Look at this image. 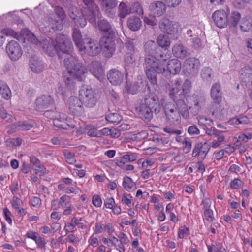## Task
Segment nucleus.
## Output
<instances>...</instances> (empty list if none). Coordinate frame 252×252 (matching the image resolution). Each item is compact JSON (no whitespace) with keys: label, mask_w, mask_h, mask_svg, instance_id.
Listing matches in <instances>:
<instances>
[{"label":"nucleus","mask_w":252,"mask_h":252,"mask_svg":"<svg viewBox=\"0 0 252 252\" xmlns=\"http://www.w3.org/2000/svg\"><path fill=\"white\" fill-rule=\"evenodd\" d=\"M176 104L167 102L163 106L164 113L167 121L171 124H179L181 116L185 119L188 118L189 114L188 107L182 99L176 100Z\"/></svg>","instance_id":"f257e3e1"},{"label":"nucleus","mask_w":252,"mask_h":252,"mask_svg":"<svg viewBox=\"0 0 252 252\" xmlns=\"http://www.w3.org/2000/svg\"><path fill=\"white\" fill-rule=\"evenodd\" d=\"M161 109L158 97L155 94H150L136 107V110L140 118L149 121L153 117V112L158 114Z\"/></svg>","instance_id":"f03ea898"},{"label":"nucleus","mask_w":252,"mask_h":252,"mask_svg":"<svg viewBox=\"0 0 252 252\" xmlns=\"http://www.w3.org/2000/svg\"><path fill=\"white\" fill-rule=\"evenodd\" d=\"M144 72L151 84L153 85L157 84V73L164 72V65L154 55H145L143 64Z\"/></svg>","instance_id":"7ed1b4c3"},{"label":"nucleus","mask_w":252,"mask_h":252,"mask_svg":"<svg viewBox=\"0 0 252 252\" xmlns=\"http://www.w3.org/2000/svg\"><path fill=\"white\" fill-rule=\"evenodd\" d=\"M87 7V11L83 10L77 20L75 21L76 26L81 28L84 27L87 24V19L90 23L95 21L96 18L99 17L100 12L98 7L92 0H82Z\"/></svg>","instance_id":"20e7f679"},{"label":"nucleus","mask_w":252,"mask_h":252,"mask_svg":"<svg viewBox=\"0 0 252 252\" xmlns=\"http://www.w3.org/2000/svg\"><path fill=\"white\" fill-rule=\"evenodd\" d=\"M64 64L68 73L76 76L80 80L83 77L84 73H87V69L79 62L76 56L71 54L67 55L64 60Z\"/></svg>","instance_id":"39448f33"},{"label":"nucleus","mask_w":252,"mask_h":252,"mask_svg":"<svg viewBox=\"0 0 252 252\" xmlns=\"http://www.w3.org/2000/svg\"><path fill=\"white\" fill-rule=\"evenodd\" d=\"M79 97L83 104L88 108L94 107L97 102L96 94L91 88L83 87L79 90Z\"/></svg>","instance_id":"423d86ee"},{"label":"nucleus","mask_w":252,"mask_h":252,"mask_svg":"<svg viewBox=\"0 0 252 252\" xmlns=\"http://www.w3.org/2000/svg\"><path fill=\"white\" fill-rule=\"evenodd\" d=\"M55 53L60 54V53L70 54L73 50L71 41L65 35L59 34L55 41Z\"/></svg>","instance_id":"0eeeda50"},{"label":"nucleus","mask_w":252,"mask_h":252,"mask_svg":"<svg viewBox=\"0 0 252 252\" xmlns=\"http://www.w3.org/2000/svg\"><path fill=\"white\" fill-rule=\"evenodd\" d=\"M159 27L163 32L176 37L181 32L182 30L178 23L171 21L168 19H163L161 22L159 23Z\"/></svg>","instance_id":"6e6552de"},{"label":"nucleus","mask_w":252,"mask_h":252,"mask_svg":"<svg viewBox=\"0 0 252 252\" xmlns=\"http://www.w3.org/2000/svg\"><path fill=\"white\" fill-rule=\"evenodd\" d=\"M200 66L199 61L194 57L186 59L183 64V72L185 75L189 77L195 76L198 72Z\"/></svg>","instance_id":"1a4fd4ad"},{"label":"nucleus","mask_w":252,"mask_h":252,"mask_svg":"<svg viewBox=\"0 0 252 252\" xmlns=\"http://www.w3.org/2000/svg\"><path fill=\"white\" fill-rule=\"evenodd\" d=\"M82 47L81 49H79L82 54H86L92 56L97 55L101 50L97 42L89 38L83 39Z\"/></svg>","instance_id":"9d476101"},{"label":"nucleus","mask_w":252,"mask_h":252,"mask_svg":"<svg viewBox=\"0 0 252 252\" xmlns=\"http://www.w3.org/2000/svg\"><path fill=\"white\" fill-rule=\"evenodd\" d=\"M6 52L12 61H17L22 55V50L19 44L15 40H11L6 46Z\"/></svg>","instance_id":"9b49d317"},{"label":"nucleus","mask_w":252,"mask_h":252,"mask_svg":"<svg viewBox=\"0 0 252 252\" xmlns=\"http://www.w3.org/2000/svg\"><path fill=\"white\" fill-rule=\"evenodd\" d=\"M68 108L70 111L74 115L80 116L84 113L83 104L80 98L70 97L68 100Z\"/></svg>","instance_id":"f8f14e48"},{"label":"nucleus","mask_w":252,"mask_h":252,"mask_svg":"<svg viewBox=\"0 0 252 252\" xmlns=\"http://www.w3.org/2000/svg\"><path fill=\"white\" fill-rule=\"evenodd\" d=\"M210 149V146L206 142H201L196 143L192 151V156L197 157L200 160L205 158Z\"/></svg>","instance_id":"ddd939ff"},{"label":"nucleus","mask_w":252,"mask_h":252,"mask_svg":"<svg viewBox=\"0 0 252 252\" xmlns=\"http://www.w3.org/2000/svg\"><path fill=\"white\" fill-rule=\"evenodd\" d=\"M113 36H104L100 41V46L103 49L105 56L107 58L111 57L115 51V43Z\"/></svg>","instance_id":"4468645a"},{"label":"nucleus","mask_w":252,"mask_h":252,"mask_svg":"<svg viewBox=\"0 0 252 252\" xmlns=\"http://www.w3.org/2000/svg\"><path fill=\"white\" fill-rule=\"evenodd\" d=\"M228 12L224 10L215 11L212 14V19L215 24L220 28L225 27L227 25Z\"/></svg>","instance_id":"2eb2a0df"},{"label":"nucleus","mask_w":252,"mask_h":252,"mask_svg":"<svg viewBox=\"0 0 252 252\" xmlns=\"http://www.w3.org/2000/svg\"><path fill=\"white\" fill-rule=\"evenodd\" d=\"M206 103V100L204 96L195 95L192 96L191 106L188 109L191 110L192 113L196 115L200 110L204 109Z\"/></svg>","instance_id":"dca6fc26"},{"label":"nucleus","mask_w":252,"mask_h":252,"mask_svg":"<svg viewBox=\"0 0 252 252\" xmlns=\"http://www.w3.org/2000/svg\"><path fill=\"white\" fill-rule=\"evenodd\" d=\"M54 104V99L50 95L43 94L36 98L35 102V108L37 110L40 111L53 106Z\"/></svg>","instance_id":"f3484780"},{"label":"nucleus","mask_w":252,"mask_h":252,"mask_svg":"<svg viewBox=\"0 0 252 252\" xmlns=\"http://www.w3.org/2000/svg\"><path fill=\"white\" fill-rule=\"evenodd\" d=\"M166 6L161 1H156L149 6L150 15L154 18L162 16L166 11Z\"/></svg>","instance_id":"a211bd4d"},{"label":"nucleus","mask_w":252,"mask_h":252,"mask_svg":"<svg viewBox=\"0 0 252 252\" xmlns=\"http://www.w3.org/2000/svg\"><path fill=\"white\" fill-rule=\"evenodd\" d=\"M222 91L221 86L219 83H214L211 88L210 95L213 102L219 104L222 100Z\"/></svg>","instance_id":"6ab92c4d"},{"label":"nucleus","mask_w":252,"mask_h":252,"mask_svg":"<svg viewBox=\"0 0 252 252\" xmlns=\"http://www.w3.org/2000/svg\"><path fill=\"white\" fill-rule=\"evenodd\" d=\"M67 119V116L63 113H60V115L54 119L53 121V125L57 127L63 129H68L69 128H73L74 125H69L65 121Z\"/></svg>","instance_id":"aec40b11"},{"label":"nucleus","mask_w":252,"mask_h":252,"mask_svg":"<svg viewBox=\"0 0 252 252\" xmlns=\"http://www.w3.org/2000/svg\"><path fill=\"white\" fill-rule=\"evenodd\" d=\"M173 55L177 58L184 59L189 54L188 49L182 43H177L172 48Z\"/></svg>","instance_id":"412c9836"},{"label":"nucleus","mask_w":252,"mask_h":252,"mask_svg":"<svg viewBox=\"0 0 252 252\" xmlns=\"http://www.w3.org/2000/svg\"><path fill=\"white\" fill-rule=\"evenodd\" d=\"M107 78L113 85L117 86L120 85L122 83L124 75L119 70L112 69L107 74Z\"/></svg>","instance_id":"4be33fe9"},{"label":"nucleus","mask_w":252,"mask_h":252,"mask_svg":"<svg viewBox=\"0 0 252 252\" xmlns=\"http://www.w3.org/2000/svg\"><path fill=\"white\" fill-rule=\"evenodd\" d=\"M55 41L49 37L40 41V45L43 51L49 56H53L55 54Z\"/></svg>","instance_id":"5701e85b"},{"label":"nucleus","mask_w":252,"mask_h":252,"mask_svg":"<svg viewBox=\"0 0 252 252\" xmlns=\"http://www.w3.org/2000/svg\"><path fill=\"white\" fill-rule=\"evenodd\" d=\"M181 83L182 80L180 78H176L175 80L171 81L170 83H168L166 87L169 91V96L175 102L176 99L175 95L179 91Z\"/></svg>","instance_id":"b1692460"},{"label":"nucleus","mask_w":252,"mask_h":252,"mask_svg":"<svg viewBox=\"0 0 252 252\" xmlns=\"http://www.w3.org/2000/svg\"><path fill=\"white\" fill-rule=\"evenodd\" d=\"M29 65L31 70L35 73H40L45 68L44 63L38 59L32 57L29 62Z\"/></svg>","instance_id":"393cba45"},{"label":"nucleus","mask_w":252,"mask_h":252,"mask_svg":"<svg viewBox=\"0 0 252 252\" xmlns=\"http://www.w3.org/2000/svg\"><path fill=\"white\" fill-rule=\"evenodd\" d=\"M47 23L48 25L45 27V28L49 27L52 29L54 31L61 30L63 27V22L61 20L56 19L55 15H52L47 18Z\"/></svg>","instance_id":"a878e982"},{"label":"nucleus","mask_w":252,"mask_h":252,"mask_svg":"<svg viewBox=\"0 0 252 252\" xmlns=\"http://www.w3.org/2000/svg\"><path fill=\"white\" fill-rule=\"evenodd\" d=\"M90 71L99 80H101L104 78L103 69L101 64L98 62H94L92 63Z\"/></svg>","instance_id":"bb28decb"},{"label":"nucleus","mask_w":252,"mask_h":252,"mask_svg":"<svg viewBox=\"0 0 252 252\" xmlns=\"http://www.w3.org/2000/svg\"><path fill=\"white\" fill-rule=\"evenodd\" d=\"M33 126V124L30 122L20 121L13 124L11 126L13 132L17 131L29 130Z\"/></svg>","instance_id":"cd10ccee"},{"label":"nucleus","mask_w":252,"mask_h":252,"mask_svg":"<svg viewBox=\"0 0 252 252\" xmlns=\"http://www.w3.org/2000/svg\"><path fill=\"white\" fill-rule=\"evenodd\" d=\"M181 69V62L177 59L170 60L167 63V70L171 74L175 75L179 73Z\"/></svg>","instance_id":"c85d7f7f"},{"label":"nucleus","mask_w":252,"mask_h":252,"mask_svg":"<svg viewBox=\"0 0 252 252\" xmlns=\"http://www.w3.org/2000/svg\"><path fill=\"white\" fill-rule=\"evenodd\" d=\"M97 25L99 30L105 34H108L109 36L114 35L115 31L107 20L105 19L98 20Z\"/></svg>","instance_id":"c756f323"},{"label":"nucleus","mask_w":252,"mask_h":252,"mask_svg":"<svg viewBox=\"0 0 252 252\" xmlns=\"http://www.w3.org/2000/svg\"><path fill=\"white\" fill-rule=\"evenodd\" d=\"M240 78L249 85H252V69L249 66L243 67L240 71Z\"/></svg>","instance_id":"7c9ffc66"},{"label":"nucleus","mask_w":252,"mask_h":252,"mask_svg":"<svg viewBox=\"0 0 252 252\" xmlns=\"http://www.w3.org/2000/svg\"><path fill=\"white\" fill-rule=\"evenodd\" d=\"M138 57L136 52H127L124 56V63L127 67H134L136 64Z\"/></svg>","instance_id":"2f4dec72"},{"label":"nucleus","mask_w":252,"mask_h":252,"mask_svg":"<svg viewBox=\"0 0 252 252\" xmlns=\"http://www.w3.org/2000/svg\"><path fill=\"white\" fill-rule=\"evenodd\" d=\"M86 74L87 73H84L83 77L80 80L78 79L76 76L72 75L70 73H68V75H65L64 76V83L68 88L73 89L75 86L76 81L79 82L83 81L86 77Z\"/></svg>","instance_id":"473e14b6"},{"label":"nucleus","mask_w":252,"mask_h":252,"mask_svg":"<svg viewBox=\"0 0 252 252\" xmlns=\"http://www.w3.org/2000/svg\"><path fill=\"white\" fill-rule=\"evenodd\" d=\"M127 24L130 30L137 31L140 29L141 26V21L138 17L132 16L128 19Z\"/></svg>","instance_id":"72a5a7b5"},{"label":"nucleus","mask_w":252,"mask_h":252,"mask_svg":"<svg viewBox=\"0 0 252 252\" xmlns=\"http://www.w3.org/2000/svg\"><path fill=\"white\" fill-rule=\"evenodd\" d=\"M158 47L156 43L153 40L147 41L144 45L145 55H154L157 52Z\"/></svg>","instance_id":"f704fd0d"},{"label":"nucleus","mask_w":252,"mask_h":252,"mask_svg":"<svg viewBox=\"0 0 252 252\" xmlns=\"http://www.w3.org/2000/svg\"><path fill=\"white\" fill-rule=\"evenodd\" d=\"M241 14L237 11L231 12L229 18L227 17V24L231 27L235 28L241 19Z\"/></svg>","instance_id":"c9c22d12"},{"label":"nucleus","mask_w":252,"mask_h":252,"mask_svg":"<svg viewBox=\"0 0 252 252\" xmlns=\"http://www.w3.org/2000/svg\"><path fill=\"white\" fill-rule=\"evenodd\" d=\"M137 159V155L135 153H128L120 157L117 161V164L127 163L135 161Z\"/></svg>","instance_id":"e433bc0d"},{"label":"nucleus","mask_w":252,"mask_h":252,"mask_svg":"<svg viewBox=\"0 0 252 252\" xmlns=\"http://www.w3.org/2000/svg\"><path fill=\"white\" fill-rule=\"evenodd\" d=\"M72 38L73 41L78 49H81L83 40L80 32V31L76 28H74L72 33Z\"/></svg>","instance_id":"4c0bfd02"},{"label":"nucleus","mask_w":252,"mask_h":252,"mask_svg":"<svg viewBox=\"0 0 252 252\" xmlns=\"http://www.w3.org/2000/svg\"><path fill=\"white\" fill-rule=\"evenodd\" d=\"M240 28L244 32H248L252 30V18L246 17L243 18L240 24Z\"/></svg>","instance_id":"58836bf2"},{"label":"nucleus","mask_w":252,"mask_h":252,"mask_svg":"<svg viewBox=\"0 0 252 252\" xmlns=\"http://www.w3.org/2000/svg\"><path fill=\"white\" fill-rule=\"evenodd\" d=\"M122 185L127 191H130L136 188V184L128 176H125L123 179Z\"/></svg>","instance_id":"ea45409f"},{"label":"nucleus","mask_w":252,"mask_h":252,"mask_svg":"<svg viewBox=\"0 0 252 252\" xmlns=\"http://www.w3.org/2000/svg\"><path fill=\"white\" fill-rule=\"evenodd\" d=\"M215 136L217 137V140H213L212 142L211 146L213 148H217L225 140L224 131L218 130Z\"/></svg>","instance_id":"a19ab883"},{"label":"nucleus","mask_w":252,"mask_h":252,"mask_svg":"<svg viewBox=\"0 0 252 252\" xmlns=\"http://www.w3.org/2000/svg\"><path fill=\"white\" fill-rule=\"evenodd\" d=\"M157 43L161 48L167 49L170 46V41L167 36L160 34L157 39Z\"/></svg>","instance_id":"79ce46f5"},{"label":"nucleus","mask_w":252,"mask_h":252,"mask_svg":"<svg viewBox=\"0 0 252 252\" xmlns=\"http://www.w3.org/2000/svg\"><path fill=\"white\" fill-rule=\"evenodd\" d=\"M132 12L131 7L127 6L125 3L121 2L119 6V16L122 18H125L126 15Z\"/></svg>","instance_id":"37998d69"},{"label":"nucleus","mask_w":252,"mask_h":252,"mask_svg":"<svg viewBox=\"0 0 252 252\" xmlns=\"http://www.w3.org/2000/svg\"><path fill=\"white\" fill-rule=\"evenodd\" d=\"M229 149H230L229 152L227 151L226 149H223L215 152L214 153V158L217 160H220L222 158L225 154H230L231 153L233 152L235 150L234 147H229Z\"/></svg>","instance_id":"c03bdc74"},{"label":"nucleus","mask_w":252,"mask_h":252,"mask_svg":"<svg viewBox=\"0 0 252 252\" xmlns=\"http://www.w3.org/2000/svg\"><path fill=\"white\" fill-rule=\"evenodd\" d=\"M85 132L90 137H100L98 131L92 125H87L85 126Z\"/></svg>","instance_id":"a18cd8bd"},{"label":"nucleus","mask_w":252,"mask_h":252,"mask_svg":"<svg viewBox=\"0 0 252 252\" xmlns=\"http://www.w3.org/2000/svg\"><path fill=\"white\" fill-rule=\"evenodd\" d=\"M105 119L108 122L114 124H118L122 119L121 116L115 113L107 114Z\"/></svg>","instance_id":"49530a36"},{"label":"nucleus","mask_w":252,"mask_h":252,"mask_svg":"<svg viewBox=\"0 0 252 252\" xmlns=\"http://www.w3.org/2000/svg\"><path fill=\"white\" fill-rule=\"evenodd\" d=\"M0 90L3 98L6 100H8L11 98V91L7 85L2 84L1 86H0Z\"/></svg>","instance_id":"de8ad7c7"},{"label":"nucleus","mask_w":252,"mask_h":252,"mask_svg":"<svg viewBox=\"0 0 252 252\" xmlns=\"http://www.w3.org/2000/svg\"><path fill=\"white\" fill-rule=\"evenodd\" d=\"M212 73L213 71L211 68L209 67H205L202 70L201 76L203 80L209 81L211 80Z\"/></svg>","instance_id":"09e8293b"},{"label":"nucleus","mask_w":252,"mask_h":252,"mask_svg":"<svg viewBox=\"0 0 252 252\" xmlns=\"http://www.w3.org/2000/svg\"><path fill=\"white\" fill-rule=\"evenodd\" d=\"M198 123L199 125L207 126H211L213 124V121L211 119L207 117L204 116H199L198 117Z\"/></svg>","instance_id":"8fccbe9b"},{"label":"nucleus","mask_w":252,"mask_h":252,"mask_svg":"<svg viewBox=\"0 0 252 252\" xmlns=\"http://www.w3.org/2000/svg\"><path fill=\"white\" fill-rule=\"evenodd\" d=\"M59 204L63 208H66L71 205L70 198L69 196L64 195L60 197Z\"/></svg>","instance_id":"3c124183"},{"label":"nucleus","mask_w":252,"mask_h":252,"mask_svg":"<svg viewBox=\"0 0 252 252\" xmlns=\"http://www.w3.org/2000/svg\"><path fill=\"white\" fill-rule=\"evenodd\" d=\"M55 17L57 16L58 20H61L63 22V20L65 19L66 15L65 12L63 8L59 6L55 7ZM55 15V14H54Z\"/></svg>","instance_id":"603ef678"},{"label":"nucleus","mask_w":252,"mask_h":252,"mask_svg":"<svg viewBox=\"0 0 252 252\" xmlns=\"http://www.w3.org/2000/svg\"><path fill=\"white\" fill-rule=\"evenodd\" d=\"M1 33L7 36H11L15 38H18L19 37L18 33L13 30L9 28H5L2 30Z\"/></svg>","instance_id":"864d4df0"},{"label":"nucleus","mask_w":252,"mask_h":252,"mask_svg":"<svg viewBox=\"0 0 252 252\" xmlns=\"http://www.w3.org/2000/svg\"><path fill=\"white\" fill-rule=\"evenodd\" d=\"M204 212V217L208 223H212L215 220L214 213L212 209L208 210Z\"/></svg>","instance_id":"5fc2aeb1"},{"label":"nucleus","mask_w":252,"mask_h":252,"mask_svg":"<svg viewBox=\"0 0 252 252\" xmlns=\"http://www.w3.org/2000/svg\"><path fill=\"white\" fill-rule=\"evenodd\" d=\"M93 229L96 234L102 233L104 231V224L102 221L96 222Z\"/></svg>","instance_id":"6e6d98bb"},{"label":"nucleus","mask_w":252,"mask_h":252,"mask_svg":"<svg viewBox=\"0 0 252 252\" xmlns=\"http://www.w3.org/2000/svg\"><path fill=\"white\" fill-rule=\"evenodd\" d=\"M189 229L184 225L178 229V237L182 239L185 236H189Z\"/></svg>","instance_id":"4d7b16f0"},{"label":"nucleus","mask_w":252,"mask_h":252,"mask_svg":"<svg viewBox=\"0 0 252 252\" xmlns=\"http://www.w3.org/2000/svg\"><path fill=\"white\" fill-rule=\"evenodd\" d=\"M82 12H79L76 7H71L69 11V15L72 20L75 21L77 20L79 16V14H81Z\"/></svg>","instance_id":"13d9d810"},{"label":"nucleus","mask_w":252,"mask_h":252,"mask_svg":"<svg viewBox=\"0 0 252 252\" xmlns=\"http://www.w3.org/2000/svg\"><path fill=\"white\" fill-rule=\"evenodd\" d=\"M191 88V82L189 79L185 80L182 86V92L184 94H187L190 92Z\"/></svg>","instance_id":"bf43d9fd"},{"label":"nucleus","mask_w":252,"mask_h":252,"mask_svg":"<svg viewBox=\"0 0 252 252\" xmlns=\"http://www.w3.org/2000/svg\"><path fill=\"white\" fill-rule=\"evenodd\" d=\"M0 116L7 122L12 121V116L7 113L4 108L0 106Z\"/></svg>","instance_id":"052dcab7"},{"label":"nucleus","mask_w":252,"mask_h":252,"mask_svg":"<svg viewBox=\"0 0 252 252\" xmlns=\"http://www.w3.org/2000/svg\"><path fill=\"white\" fill-rule=\"evenodd\" d=\"M44 115L48 118L53 119V121H54V119L60 115V113L56 110H47L44 112Z\"/></svg>","instance_id":"680f3d73"},{"label":"nucleus","mask_w":252,"mask_h":252,"mask_svg":"<svg viewBox=\"0 0 252 252\" xmlns=\"http://www.w3.org/2000/svg\"><path fill=\"white\" fill-rule=\"evenodd\" d=\"M131 8L132 12H135L138 15H142L143 14V8L141 4L138 2L134 3Z\"/></svg>","instance_id":"e2e57ef3"},{"label":"nucleus","mask_w":252,"mask_h":252,"mask_svg":"<svg viewBox=\"0 0 252 252\" xmlns=\"http://www.w3.org/2000/svg\"><path fill=\"white\" fill-rule=\"evenodd\" d=\"M252 139V134L250 133L241 134L238 137V141L246 143Z\"/></svg>","instance_id":"0e129e2a"},{"label":"nucleus","mask_w":252,"mask_h":252,"mask_svg":"<svg viewBox=\"0 0 252 252\" xmlns=\"http://www.w3.org/2000/svg\"><path fill=\"white\" fill-rule=\"evenodd\" d=\"M212 204L211 200L208 198H204L201 202V206H202L203 211L211 210V206Z\"/></svg>","instance_id":"69168bd1"},{"label":"nucleus","mask_w":252,"mask_h":252,"mask_svg":"<svg viewBox=\"0 0 252 252\" xmlns=\"http://www.w3.org/2000/svg\"><path fill=\"white\" fill-rule=\"evenodd\" d=\"M116 0H102L101 4L102 6L108 8H112L116 6Z\"/></svg>","instance_id":"338daca9"},{"label":"nucleus","mask_w":252,"mask_h":252,"mask_svg":"<svg viewBox=\"0 0 252 252\" xmlns=\"http://www.w3.org/2000/svg\"><path fill=\"white\" fill-rule=\"evenodd\" d=\"M183 144L184 150L186 152L190 151L192 146V142L189 138L185 137L183 141Z\"/></svg>","instance_id":"774afa93"}]
</instances>
